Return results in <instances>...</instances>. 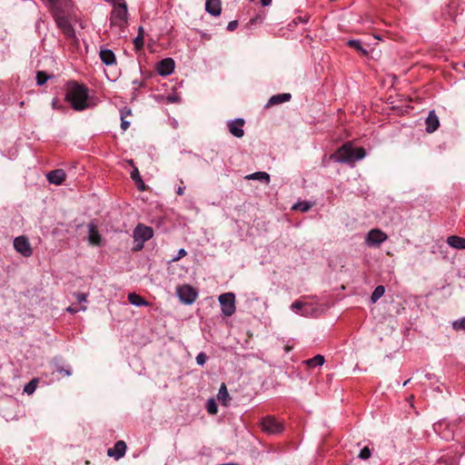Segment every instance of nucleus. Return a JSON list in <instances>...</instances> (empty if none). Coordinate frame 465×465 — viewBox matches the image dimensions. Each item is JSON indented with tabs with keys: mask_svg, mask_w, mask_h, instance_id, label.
<instances>
[{
	"mask_svg": "<svg viewBox=\"0 0 465 465\" xmlns=\"http://www.w3.org/2000/svg\"><path fill=\"white\" fill-rule=\"evenodd\" d=\"M65 98L75 111H83L88 107V90L77 83L68 84Z\"/></svg>",
	"mask_w": 465,
	"mask_h": 465,
	"instance_id": "nucleus-1",
	"label": "nucleus"
},
{
	"mask_svg": "<svg viewBox=\"0 0 465 465\" xmlns=\"http://www.w3.org/2000/svg\"><path fill=\"white\" fill-rule=\"evenodd\" d=\"M366 155L362 147L354 148L350 143L343 144L331 155L336 162L341 163L353 164L355 162L363 159Z\"/></svg>",
	"mask_w": 465,
	"mask_h": 465,
	"instance_id": "nucleus-2",
	"label": "nucleus"
},
{
	"mask_svg": "<svg viewBox=\"0 0 465 465\" xmlns=\"http://www.w3.org/2000/svg\"><path fill=\"white\" fill-rule=\"evenodd\" d=\"M153 235V231L151 227L139 224L134 230V251H140L143 248L144 242L150 240Z\"/></svg>",
	"mask_w": 465,
	"mask_h": 465,
	"instance_id": "nucleus-3",
	"label": "nucleus"
},
{
	"mask_svg": "<svg viewBox=\"0 0 465 465\" xmlns=\"http://www.w3.org/2000/svg\"><path fill=\"white\" fill-rule=\"evenodd\" d=\"M111 25L119 28L124 27L127 23V6L125 3H120L114 6L110 16Z\"/></svg>",
	"mask_w": 465,
	"mask_h": 465,
	"instance_id": "nucleus-4",
	"label": "nucleus"
},
{
	"mask_svg": "<svg viewBox=\"0 0 465 465\" xmlns=\"http://www.w3.org/2000/svg\"><path fill=\"white\" fill-rule=\"evenodd\" d=\"M176 294L183 304H193L198 297V292L189 284H183L176 288Z\"/></svg>",
	"mask_w": 465,
	"mask_h": 465,
	"instance_id": "nucleus-5",
	"label": "nucleus"
},
{
	"mask_svg": "<svg viewBox=\"0 0 465 465\" xmlns=\"http://www.w3.org/2000/svg\"><path fill=\"white\" fill-rule=\"evenodd\" d=\"M218 301L221 304L222 312L224 316H232L235 311V295L232 292H225L219 296Z\"/></svg>",
	"mask_w": 465,
	"mask_h": 465,
	"instance_id": "nucleus-6",
	"label": "nucleus"
},
{
	"mask_svg": "<svg viewBox=\"0 0 465 465\" xmlns=\"http://www.w3.org/2000/svg\"><path fill=\"white\" fill-rule=\"evenodd\" d=\"M388 235L380 229L371 230L365 236V244L369 247H379L386 242Z\"/></svg>",
	"mask_w": 465,
	"mask_h": 465,
	"instance_id": "nucleus-7",
	"label": "nucleus"
},
{
	"mask_svg": "<svg viewBox=\"0 0 465 465\" xmlns=\"http://www.w3.org/2000/svg\"><path fill=\"white\" fill-rule=\"evenodd\" d=\"M262 429L268 434H278L283 430L282 424L272 417H266L261 421Z\"/></svg>",
	"mask_w": 465,
	"mask_h": 465,
	"instance_id": "nucleus-8",
	"label": "nucleus"
},
{
	"mask_svg": "<svg viewBox=\"0 0 465 465\" xmlns=\"http://www.w3.org/2000/svg\"><path fill=\"white\" fill-rule=\"evenodd\" d=\"M14 248L25 257H30L33 253L30 242L25 236H18L14 240Z\"/></svg>",
	"mask_w": 465,
	"mask_h": 465,
	"instance_id": "nucleus-9",
	"label": "nucleus"
},
{
	"mask_svg": "<svg viewBox=\"0 0 465 465\" xmlns=\"http://www.w3.org/2000/svg\"><path fill=\"white\" fill-rule=\"evenodd\" d=\"M244 120L242 118H237L231 120L227 123L229 132L237 138H242L244 135Z\"/></svg>",
	"mask_w": 465,
	"mask_h": 465,
	"instance_id": "nucleus-10",
	"label": "nucleus"
},
{
	"mask_svg": "<svg viewBox=\"0 0 465 465\" xmlns=\"http://www.w3.org/2000/svg\"><path fill=\"white\" fill-rule=\"evenodd\" d=\"M126 449V443L124 440H118L114 444V448L107 450V455L109 457H114L115 460H119L125 455Z\"/></svg>",
	"mask_w": 465,
	"mask_h": 465,
	"instance_id": "nucleus-11",
	"label": "nucleus"
},
{
	"mask_svg": "<svg viewBox=\"0 0 465 465\" xmlns=\"http://www.w3.org/2000/svg\"><path fill=\"white\" fill-rule=\"evenodd\" d=\"M156 69L160 75H169L174 70V61L172 58H164L157 64Z\"/></svg>",
	"mask_w": 465,
	"mask_h": 465,
	"instance_id": "nucleus-12",
	"label": "nucleus"
},
{
	"mask_svg": "<svg viewBox=\"0 0 465 465\" xmlns=\"http://www.w3.org/2000/svg\"><path fill=\"white\" fill-rule=\"evenodd\" d=\"M55 22L58 27L63 30L65 35L68 37L74 36V30L66 17L62 15H55Z\"/></svg>",
	"mask_w": 465,
	"mask_h": 465,
	"instance_id": "nucleus-13",
	"label": "nucleus"
},
{
	"mask_svg": "<svg viewBox=\"0 0 465 465\" xmlns=\"http://www.w3.org/2000/svg\"><path fill=\"white\" fill-rule=\"evenodd\" d=\"M66 174L64 170L56 169L47 173L46 178L50 183L56 185L62 184L65 180Z\"/></svg>",
	"mask_w": 465,
	"mask_h": 465,
	"instance_id": "nucleus-14",
	"label": "nucleus"
},
{
	"mask_svg": "<svg viewBox=\"0 0 465 465\" xmlns=\"http://www.w3.org/2000/svg\"><path fill=\"white\" fill-rule=\"evenodd\" d=\"M205 11L213 16H218L222 12L221 0H206Z\"/></svg>",
	"mask_w": 465,
	"mask_h": 465,
	"instance_id": "nucleus-15",
	"label": "nucleus"
},
{
	"mask_svg": "<svg viewBox=\"0 0 465 465\" xmlns=\"http://www.w3.org/2000/svg\"><path fill=\"white\" fill-rule=\"evenodd\" d=\"M88 241L93 245H100L102 237L94 223L88 224Z\"/></svg>",
	"mask_w": 465,
	"mask_h": 465,
	"instance_id": "nucleus-16",
	"label": "nucleus"
},
{
	"mask_svg": "<svg viewBox=\"0 0 465 465\" xmlns=\"http://www.w3.org/2000/svg\"><path fill=\"white\" fill-rule=\"evenodd\" d=\"M440 121L434 111H430L426 118V131L433 133L438 129Z\"/></svg>",
	"mask_w": 465,
	"mask_h": 465,
	"instance_id": "nucleus-17",
	"label": "nucleus"
},
{
	"mask_svg": "<svg viewBox=\"0 0 465 465\" xmlns=\"http://www.w3.org/2000/svg\"><path fill=\"white\" fill-rule=\"evenodd\" d=\"M100 59L106 65H112L115 64L116 58L114 53L110 49H101Z\"/></svg>",
	"mask_w": 465,
	"mask_h": 465,
	"instance_id": "nucleus-18",
	"label": "nucleus"
},
{
	"mask_svg": "<svg viewBox=\"0 0 465 465\" xmlns=\"http://www.w3.org/2000/svg\"><path fill=\"white\" fill-rule=\"evenodd\" d=\"M446 242L454 249L465 250V238L451 235L447 238Z\"/></svg>",
	"mask_w": 465,
	"mask_h": 465,
	"instance_id": "nucleus-19",
	"label": "nucleus"
},
{
	"mask_svg": "<svg viewBox=\"0 0 465 465\" xmlns=\"http://www.w3.org/2000/svg\"><path fill=\"white\" fill-rule=\"evenodd\" d=\"M291 97H292L291 94H288V93H283V94H276V95H272L269 99L266 106L279 104H282V103L288 102V101H290Z\"/></svg>",
	"mask_w": 465,
	"mask_h": 465,
	"instance_id": "nucleus-20",
	"label": "nucleus"
},
{
	"mask_svg": "<svg viewBox=\"0 0 465 465\" xmlns=\"http://www.w3.org/2000/svg\"><path fill=\"white\" fill-rule=\"evenodd\" d=\"M217 399L219 401H221V403L223 406L229 405V401H230L231 398H230L229 392L227 391L226 385L224 383H222V385L220 386V389H219V391L217 394Z\"/></svg>",
	"mask_w": 465,
	"mask_h": 465,
	"instance_id": "nucleus-21",
	"label": "nucleus"
},
{
	"mask_svg": "<svg viewBox=\"0 0 465 465\" xmlns=\"http://www.w3.org/2000/svg\"><path fill=\"white\" fill-rule=\"evenodd\" d=\"M128 302L136 307L147 306L149 304L141 295L135 292L128 294Z\"/></svg>",
	"mask_w": 465,
	"mask_h": 465,
	"instance_id": "nucleus-22",
	"label": "nucleus"
},
{
	"mask_svg": "<svg viewBox=\"0 0 465 465\" xmlns=\"http://www.w3.org/2000/svg\"><path fill=\"white\" fill-rule=\"evenodd\" d=\"M245 179H247V180H260V181L264 182L267 184L270 183V175H269V173H267L265 172H256V173L248 174V175L245 176Z\"/></svg>",
	"mask_w": 465,
	"mask_h": 465,
	"instance_id": "nucleus-23",
	"label": "nucleus"
},
{
	"mask_svg": "<svg viewBox=\"0 0 465 465\" xmlns=\"http://www.w3.org/2000/svg\"><path fill=\"white\" fill-rule=\"evenodd\" d=\"M324 361H325L324 357L321 354H318V355L314 356L313 358L304 361V363L310 368H314L317 366L323 365Z\"/></svg>",
	"mask_w": 465,
	"mask_h": 465,
	"instance_id": "nucleus-24",
	"label": "nucleus"
},
{
	"mask_svg": "<svg viewBox=\"0 0 465 465\" xmlns=\"http://www.w3.org/2000/svg\"><path fill=\"white\" fill-rule=\"evenodd\" d=\"M385 288L382 285L377 286L371 295V301L372 303L378 302V300L384 294Z\"/></svg>",
	"mask_w": 465,
	"mask_h": 465,
	"instance_id": "nucleus-25",
	"label": "nucleus"
},
{
	"mask_svg": "<svg viewBox=\"0 0 465 465\" xmlns=\"http://www.w3.org/2000/svg\"><path fill=\"white\" fill-rule=\"evenodd\" d=\"M131 178L138 183V188L140 190L144 189L143 182L140 176L139 171L136 167H134V170L131 172Z\"/></svg>",
	"mask_w": 465,
	"mask_h": 465,
	"instance_id": "nucleus-26",
	"label": "nucleus"
},
{
	"mask_svg": "<svg viewBox=\"0 0 465 465\" xmlns=\"http://www.w3.org/2000/svg\"><path fill=\"white\" fill-rule=\"evenodd\" d=\"M312 203H311L310 202L304 201V202L296 203L292 206V209L305 213V212H308L312 208Z\"/></svg>",
	"mask_w": 465,
	"mask_h": 465,
	"instance_id": "nucleus-27",
	"label": "nucleus"
},
{
	"mask_svg": "<svg viewBox=\"0 0 465 465\" xmlns=\"http://www.w3.org/2000/svg\"><path fill=\"white\" fill-rule=\"evenodd\" d=\"M347 45L354 49H356L358 52L361 53L362 54H367V50L362 47L361 41L359 40H349L347 42Z\"/></svg>",
	"mask_w": 465,
	"mask_h": 465,
	"instance_id": "nucleus-28",
	"label": "nucleus"
},
{
	"mask_svg": "<svg viewBox=\"0 0 465 465\" xmlns=\"http://www.w3.org/2000/svg\"><path fill=\"white\" fill-rule=\"evenodd\" d=\"M134 44L137 49L143 46V29L142 26L139 27L138 35L134 38Z\"/></svg>",
	"mask_w": 465,
	"mask_h": 465,
	"instance_id": "nucleus-29",
	"label": "nucleus"
},
{
	"mask_svg": "<svg viewBox=\"0 0 465 465\" xmlns=\"http://www.w3.org/2000/svg\"><path fill=\"white\" fill-rule=\"evenodd\" d=\"M206 410L210 414H216L218 412V405L213 399H209L207 401Z\"/></svg>",
	"mask_w": 465,
	"mask_h": 465,
	"instance_id": "nucleus-30",
	"label": "nucleus"
},
{
	"mask_svg": "<svg viewBox=\"0 0 465 465\" xmlns=\"http://www.w3.org/2000/svg\"><path fill=\"white\" fill-rule=\"evenodd\" d=\"M51 76L48 75L45 72L39 71L36 74V83H37L38 85H43V84H45L47 82V80Z\"/></svg>",
	"mask_w": 465,
	"mask_h": 465,
	"instance_id": "nucleus-31",
	"label": "nucleus"
},
{
	"mask_svg": "<svg viewBox=\"0 0 465 465\" xmlns=\"http://www.w3.org/2000/svg\"><path fill=\"white\" fill-rule=\"evenodd\" d=\"M452 327L456 331L465 330V317L460 320L454 321L452 322Z\"/></svg>",
	"mask_w": 465,
	"mask_h": 465,
	"instance_id": "nucleus-32",
	"label": "nucleus"
},
{
	"mask_svg": "<svg viewBox=\"0 0 465 465\" xmlns=\"http://www.w3.org/2000/svg\"><path fill=\"white\" fill-rule=\"evenodd\" d=\"M36 389V381L34 380V381H31L29 383H27L25 388H24V391L26 392L27 394H32Z\"/></svg>",
	"mask_w": 465,
	"mask_h": 465,
	"instance_id": "nucleus-33",
	"label": "nucleus"
},
{
	"mask_svg": "<svg viewBox=\"0 0 465 465\" xmlns=\"http://www.w3.org/2000/svg\"><path fill=\"white\" fill-rule=\"evenodd\" d=\"M371 455V451L369 447H364L359 453V458L361 460H368Z\"/></svg>",
	"mask_w": 465,
	"mask_h": 465,
	"instance_id": "nucleus-34",
	"label": "nucleus"
},
{
	"mask_svg": "<svg viewBox=\"0 0 465 465\" xmlns=\"http://www.w3.org/2000/svg\"><path fill=\"white\" fill-rule=\"evenodd\" d=\"M303 303L300 301H296L294 302L293 303H292L291 305V309L295 312H299V311H301L302 308H303Z\"/></svg>",
	"mask_w": 465,
	"mask_h": 465,
	"instance_id": "nucleus-35",
	"label": "nucleus"
},
{
	"mask_svg": "<svg viewBox=\"0 0 465 465\" xmlns=\"http://www.w3.org/2000/svg\"><path fill=\"white\" fill-rule=\"evenodd\" d=\"M74 296L79 302H85L87 301V294L83 292H75Z\"/></svg>",
	"mask_w": 465,
	"mask_h": 465,
	"instance_id": "nucleus-36",
	"label": "nucleus"
},
{
	"mask_svg": "<svg viewBox=\"0 0 465 465\" xmlns=\"http://www.w3.org/2000/svg\"><path fill=\"white\" fill-rule=\"evenodd\" d=\"M206 360H207V357H206L205 353H203V352H200L196 356V362L199 365H203L205 363Z\"/></svg>",
	"mask_w": 465,
	"mask_h": 465,
	"instance_id": "nucleus-37",
	"label": "nucleus"
},
{
	"mask_svg": "<svg viewBox=\"0 0 465 465\" xmlns=\"http://www.w3.org/2000/svg\"><path fill=\"white\" fill-rule=\"evenodd\" d=\"M131 109L130 108H127V107H124V109H122L120 111V115H121V119H124L126 118L128 115L131 114Z\"/></svg>",
	"mask_w": 465,
	"mask_h": 465,
	"instance_id": "nucleus-38",
	"label": "nucleus"
},
{
	"mask_svg": "<svg viewBox=\"0 0 465 465\" xmlns=\"http://www.w3.org/2000/svg\"><path fill=\"white\" fill-rule=\"evenodd\" d=\"M185 255H186V251L184 249H180L178 251L177 255L174 258H173V261L176 262V261L180 260L182 257H183Z\"/></svg>",
	"mask_w": 465,
	"mask_h": 465,
	"instance_id": "nucleus-39",
	"label": "nucleus"
},
{
	"mask_svg": "<svg viewBox=\"0 0 465 465\" xmlns=\"http://www.w3.org/2000/svg\"><path fill=\"white\" fill-rule=\"evenodd\" d=\"M66 311H67V312H71V313H75V312H77L78 311H83V312H84V311H86V306H84H84H82V307H81V308H79V309H75V308H74L73 306H69L68 308H66Z\"/></svg>",
	"mask_w": 465,
	"mask_h": 465,
	"instance_id": "nucleus-40",
	"label": "nucleus"
},
{
	"mask_svg": "<svg viewBox=\"0 0 465 465\" xmlns=\"http://www.w3.org/2000/svg\"><path fill=\"white\" fill-rule=\"evenodd\" d=\"M57 371L64 376H70L72 374V371L70 369H64L63 367H60Z\"/></svg>",
	"mask_w": 465,
	"mask_h": 465,
	"instance_id": "nucleus-41",
	"label": "nucleus"
},
{
	"mask_svg": "<svg viewBox=\"0 0 465 465\" xmlns=\"http://www.w3.org/2000/svg\"><path fill=\"white\" fill-rule=\"evenodd\" d=\"M237 25H238V22L236 20L231 21V22H229V24L227 25V29L229 31H233L234 29H236Z\"/></svg>",
	"mask_w": 465,
	"mask_h": 465,
	"instance_id": "nucleus-42",
	"label": "nucleus"
},
{
	"mask_svg": "<svg viewBox=\"0 0 465 465\" xmlns=\"http://www.w3.org/2000/svg\"><path fill=\"white\" fill-rule=\"evenodd\" d=\"M121 121H122L121 128L123 129V131H126L128 129V127L130 126V122L126 121L125 118L121 119Z\"/></svg>",
	"mask_w": 465,
	"mask_h": 465,
	"instance_id": "nucleus-43",
	"label": "nucleus"
},
{
	"mask_svg": "<svg viewBox=\"0 0 465 465\" xmlns=\"http://www.w3.org/2000/svg\"><path fill=\"white\" fill-rule=\"evenodd\" d=\"M167 100H168L169 102H171V103H175V102H177V101H178V97H177V96H175V95H169V96L167 97Z\"/></svg>",
	"mask_w": 465,
	"mask_h": 465,
	"instance_id": "nucleus-44",
	"label": "nucleus"
},
{
	"mask_svg": "<svg viewBox=\"0 0 465 465\" xmlns=\"http://www.w3.org/2000/svg\"><path fill=\"white\" fill-rule=\"evenodd\" d=\"M184 190H185L184 186H179L177 188L176 193H177L178 195H183L184 193Z\"/></svg>",
	"mask_w": 465,
	"mask_h": 465,
	"instance_id": "nucleus-45",
	"label": "nucleus"
},
{
	"mask_svg": "<svg viewBox=\"0 0 465 465\" xmlns=\"http://www.w3.org/2000/svg\"><path fill=\"white\" fill-rule=\"evenodd\" d=\"M272 0H261V4L263 5V6H268L271 5Z\"/></svg>",
	"mask_w": 465,
	"mask_h": 465,
	"instance_id": "nucleus-46",
	"label": "nucleus"
},
{
	"mask_svg": "<svg viewBox=\"0 0 465 465\" xmlns=\"http://www.w3.org/2000/svg\"><path fill=\"white\" fill-rule=\"evenodd\" d=\"M52 106L54 109L56 108V100L55 99L52 102Z\"/></svg>",
	"mask_w": 465,
	"mask_h": 465,
	"instance_id": "nucleus-47",
	"label": "nucleus"
},
{
	"mask_svg": "<svg viewBox=\"0 0 465 465\" xmlns=\"http://www.w3.org/2000/svg\"><path fill=\"white\" fill-rule=\"evenodd\" d=\"M409 381H410V379H409V380H407V381L403 383V386H406V385L409 383Z\"/></svg>",
	"mask_w": 465,
	"mask_h": 465,
	"instance_id": "nucleus-48",
	"label": "nucleus"
},
{
	"mask_svg": "<svg viewBox=\"0 0 465 465\" xmlns=\"http://www.w3.org/2000/svg\"><path fill=\"white\" fill-rule=\"evenodd\" d=\"M128 163L131 164V165H134V161L133 160H129Z\"/></svg>",
	"mask_w": 465,
	"mask_h": 465,
	"instance_id": "nucleus-49",
	"label": "nucleus"
},
{
	"mask_svg": "<svg viewBox=\"0 0 465 465\" xmlns=\"http://www.w3.org/2000/svg\"><path fill=\"white\" fill-rule=\"evenodd\" d=\"M300 313H301V315H303V316H305V315H306V312H301Z\"/></svg>",
	"mask_w": 465,
	"mask_h": 465,
	"instance_id": "nucleus-50",
	"label": "nucleus"
},
{
	"mask_svg": "<svg viewBox=\"0 0 465 465\" xmlns=\"http://www.w3.org/2000/svg\"><path fill=\"white\" fill-rule=\"evenodd\" d=\"M50 3H55L56 0H48Z\"/></svg>",
	"mask_w": 465,
	"mask_h": 465,
	"instance_id": "nucleus-51",
	"label": "nucleus"
}]
</instances>
